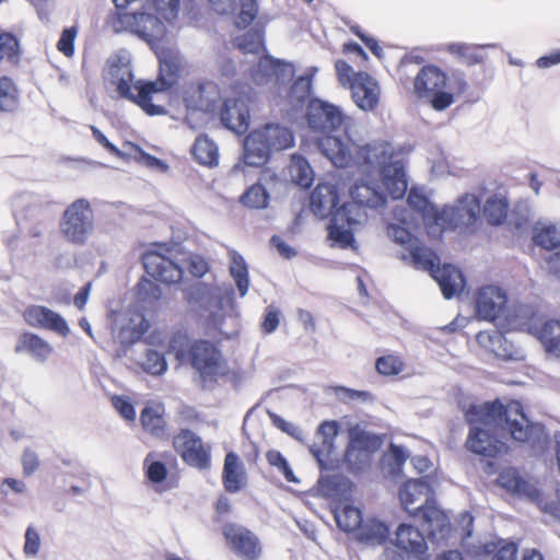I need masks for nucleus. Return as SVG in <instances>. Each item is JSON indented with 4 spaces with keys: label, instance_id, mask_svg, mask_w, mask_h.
Instances as JSON below:
<instances>
[{
    "label": "nucleus",
    "instance_id": "obj_48",
    "mask_svg": "<svg viewBox=\"0 0 560 560\" xmlns=\"http://www.w3.org/2000/svg\"><path fill=\"white\" fill-rule=\"evenodd\" d=\"M258 14L257 0H240V11L235 18V26L244 30L249 26Z\"/></svg>",
    "mask_w": 560,
    "mask_h": 560
},
{
    "label": "nucleus",
    "instance_id": "obj_4",
    "mask_svg": "<svg viewBox=\"0 0 560 560\" xmlns=\"http://www.w3.org/2000/svg\"><path fill=\"white\" fill-rule=\"evenodd\" d=\"M168 351L180 363H188L203 382H215L226 374V361L210 340H191L186 332L176 331L170 338Z\"/></svg>",
    "mask_w": 560,
    "mask_h": 560
},
{
    "label": "nucleus",
    "instance_id": "obj_33",
    "mask_svg": "<svg viewBox=\"0 0 560 560\" xmlns=\"http://www.w3.org/2000/svg\"><path fill=\"white\" fill-rule=\"evenodd\" d=\"M191 153L196 161L202 165L214 166L218 164V148L206 135H200L196 138Z\"/></svg>",
    "mask_w": 560,
    "mask_h": 560
},
{
    "label": "nucleus",
    "instance_id": "obj_11",
    "mask_svg": "<svg viewBox=\"0 0 560 560\" xmlns=\"http://www.w3.org/2000/svg\"><path fill=\"white\" fill-rule=\"evenodd\" d=\"M366 209L352 199L336 209L327 226L329 240L341 248L353 247L355 244L353 231L366 221Z\"/></svg>",
    "mask_w": 560,
    "mask_h": 560
},
{
    "label": "nucleus",
    "instance_id": "obj_13",
    "mask_svg": "<svg viewBox=\"0 0 560 560\" xmlns=\"http://www.w3.org/2000/svg\"><path fill=\"white\" fill-rule=\"evenodd\" d=\"M173 447L182 460L198 470L211 467V446L190 429H179L173 436Z\"/></svg>",
    "mask_w": 560,
    "mask_h": 560
},
{
    "label": "nucleus",
    "instance_id": "obj_51",
    "mask_svg": "<svg viewBox=\"0 0 560 560\" xmlns=\"http://www.w3.org/2000/svg\"><path fill=\"white\" fill-rule=\"evenodd\" d=\"M151 457H152V453H150L144 458V462H143V465L145 467V477L152 483H161L167 477V474H168L167 467L164 463H162L160 460L150 462Z\"/></svg>",
    "mask_w": 560,
    "mask_h": 560
},
{
    "label": "nucleus",
    "instance_id": "obj_62",
    "mask_svg": "<svg viewBox=\"0 0 560 560\" xmlns=\"http://www.w3.org/2000/svg\"><path fill=\"white\" fill-rule=\"evenodd\" d=\"M388 236L399 245H407L412 241L410 231L398 224H389L387 228Z\"/></svg>",
    "mask_w": 560,
    "mask_h": 560
},
{
    "label": "nucleus",
    "instance_id": "obj_41",
    "mask_svg": "<svg viewBox=\"0 0 560 560\" xmlns=\"http://www.w3.org/2000/svg\"><path fill=\"white\" fill-rule=\"evenodd\" d=\"M499 485L516 494H527L530 485L514 468L503 469L498 477Z\"/></svg>",
    "mask_w": 560,
    "mask_h": 560
},
{
    "label": "nucleus",
    "instance_id": "obj_25",
    "mask_svg": "<svg viewBox=\"0 0 560 560\" xmlns=\"http://www.w3.org/2000/svg\"><path fill=\"white\" fill-rule=\"evenodd\" d=\"M411 516L420 518L421 524L427 526L430 536H435L436 534L442 535L450 529L447 515L443 510L436 506L433 499L419 506H415V512Z\"/></svg>",
    "mask_w": 560,
    "mask_h": 560
},
{
    "label": "nucleus",
    "instance_id": "obj_32",
    "mask_svg": "<svg viewBox=\"0 0 560 560\" xmlns=\"http://www.w3.org/2000/svg\"><path fill=\"white\" fill-rule=\"evenodd\" d=\"M20 101L21 92L14 80L8 75L0 77V112H16Z\"/></svg>",
    "mask_w": 560,
    "mask_h": 560
},
{
    "label": "nucleus",
    "instance_id": "obj_24",
    "mask_svg": "<svg viewBox=\"0 0 560 560\" xmlns=\"http://www.w3.org/2000/svg\"><path fill=\"white\" fill-rule=\"evenodd\" d=\"M293 72V67L290 63L266 56L253 69L252 77L257 84H264L273 78L277 82H283L290 79Z\"/></svg>",
    "mask_w": 560,
    "mask_h": 560
},
{
    "label": "nucleus",
    "instance_id": "obj_47",
    "mask_svg": "<svg viewBox=\"0 0 560 560\" xmlns=\"http://www.w3.org/2000/svg\"><path fill=\"white\" fill-rule=\"evenodd\" d=\"M237 48L243 54H258L264 49L262 33L252 30L237 38Z\"/></svg>",
    "mask_w": 560,
    "mask_h": 560
},
{
    "label": "nucleus",
    "instance_id": "obj_12",
    "mask_svg": "<svg viewBox=\"0 0 560 560\" xmlns=\"http://www.w3.org/2000/svg\"><path fill=\"white\" fill-rule=\"evenodd\" d=\"M427 550L423 533L413 525L401 523L393 536L389 534L384 555L388 560H410L421 558Z\"/></svg>",
    "mask_w": 560,
    "mask_h": 560
},
{
    "label": "nucleus",
    "instance_id": "obj_27",
    "mask_svg": "<svg viewBox=\"0 0 560 560\" xmlns=\"http://www.w3.org/2000/svg\"><path fill=\"white\" fill-rule=\"evenodd\" d=\"M432 278L439 283L443 296L447 300L462 292L465 287L463 272L451 264L439 266Z\"/></svg>",
    "mask_w": 560,
    "mask_h": 560
},
{
    "label": "nucleus",
    "instance_id": "obj_34",
    "mask_svg": "<svg viewBox=\"0 0 560 560\" xmlns=\"http://www.w3.org/2000/svg\"><path fill=\"white\" fill-rule=\"evenodd\" d=\"M482 213L489 224H503L509 213V202L506 198L498 195L490 196L483 205Z\"/></svg>",
    "mask_w": 560,
    "mask_h": 560
},
{
    "label": "nucleus",
    "instance_id": "obj_22",
    "mask_svg": "<svg viewBox=\"0 0 560 560\" xmlns=\"http://www.w3.org/2000/svg\"><path fill=\"white\" fill-rule=\"evenodd\" d=\"M339 189L337 185L330 183H318L310 197V208L318 218L332 215L334 210L338 209Z\"/></svg>",
    "mask_w": 560,
    "mask_h": 560
},
{
    "label": "nucleus",
    "instance_id": "obj_8",
    "mask_svg": "<svg viewBox=\"0 0 560 560\" xmlns=\"http://www.w3.org/2000/svg\"><path fill=\"white\" fill-rule=\"evenodd\" d=\"M335 70L339 83L351 91L353 102L362 110H374L380 102L381 88L378 82L364 71H353L345 60L335 62Z\"/></svg>",
    "mask_w": 560,
    "mask_h": 560
},
{
    "label": "nucleus",
    "instance_id": "obj_43",
    "mask_svg": "<svg viewBox=\"0 0 560 560\" xmlns=\"http://www.w3.org/2000/svg\"><path fill=\"white\" fill-rule=\"evenodd\" d=\"M534 243L545 249L552 250L560 247V229L556 225L536 228L533 235Z\"/></svg>",
    "mask_w": 560,
    "mask_h": 560
},
{
    "label": "nucleus",
    "instance_id": "obj_64",
    "mask_svg": "<svg viewBox=\"0 0 560 560\" xmlns=\"http://www.w3.org/2000/svg\"><path fill=\"white\" fill-rule=\"evenodd\" d=\"M335 393L340 396L345 401H353V400H369L371 399V394L366 390H358L348 388L345 386H337L335 388Z\"/></svg>",
    "mask_w": 560,
    "mask_h": 560
},
{
    "label": "nucleus",
    "instance_id": "obj_31",
    "mask_svg": "<svg viewBox=\"0 0 560 560\" xmlns=\"http://www.w3.org/2000/svg\"><path fill=\"white\" fill-rule=\"evenodd\" d=\"M476 340L480 347L498 358L503 360L513 358L505 336L498 329L479 331Z\"/></svg>",
    "mask_w": 560,
    "mask_h": 560
},
{
    "label": "nucleus",
    "instance_id": "obj_5",
    "mask_svg": "<svg viewBox=\"0 0 560 560\" xmlns=\"http://www.w3.org/2000/svg\"><path fill=\"white\" fill-rule=\"evenodd\" d=\"M386 165L397 164L400 167L399 175L401 174L402 179V191L396 194L390 186L394 183V172H389V180H387L385 173L383 172V165H377L370 173L360 166L355 159L351 161L348 166H355L362 175V180L355 183L350 188V197L352 200L361 203L365 208H378L385 205L386 196L385 192L393 199H400L405 196L408 187L407 175L405 165L400 160L395 159V151L390 145V156L385 162Z\"/></svg>",
    "mask_w": 560,
    "mask_h": 560
},
{
    "label": "nucleus",
    "instance_id": "obj_40",
    "mask_svg": "<svg viewBox=\"0 0 560 560\" xmlns=\"http://www.w3.org/2000/svg\"><path fill=\"white\" fill-rule=\"evenodd\" d=\"M240 202L249 209H265L269 203V194L264 185L256 183L241 195Z\"/></svg>",
    "mask_w": 560,
    "mask_h": 560
},
{
    "label": "nucleus",
    "instance_id": "obj_7",
    "mask_svg": "<svg viewBox=\"0 0 560 560\" xmlns=\"http://www.w3.org/2000/svg\"><path fill=\"white\" fill-rule=\"evenodd\" d=\"M294 144L292 131L279 124H267L248 133L244 140L243 160L246 165H264L272 151H282Z\"/></svg>",
    "mask_w": 560,
    "mask_h": 560
},
{
    "label": "nucleus",
    "instance_id": "obj_54",
    "mask_svg": "<svg viewBox=\"0 0 560 560\" xmlns=\"http://www.w3.org/2000/svg\"><path fill=\"white\" fill-rule=\"evenodd\" d=\"M153 7L160 20L171 22L175 20L179 11V0H152Z\"/></svg>",
    "mask_w": 560,
    "mask_h": 560
},
{
    "label": "nucleus",
    "instance_id": "obj_29",
    "mask_svg": "<svg viewBox=\"0 0 560 560\" xmlns=\"http://www.w3.org/2000/svg\"><path fill=\"white\" fill-rule=\"evenodd\" d=\"M218 86L209 81L191 84L185 91V102L187 107L200 110H211L213 100L209 95H217Z\"/></svg>",
    "mask_w": 560,
    "mask_h": 560
},
{
    "label": "nucleus",
    "instance_id": "obj_16",
    "mask_svg": "<svg viewBox=\"0 0 560 560\" xmlns=\"http://www.w3.org/2000/svg\"><path fill=\"white\" fill-rule=\"evenodd\" d=\"M22 317L30 327L52 331L61 337H67L70 334L67 320L47 306L28 305L23 310Z\"/></svg>",
    "mask_w": 560,
    "mask_h": 560
},
{
    "label": "nucleus",
    "instance_id": "obj_49",
    "mask_svg": "<svg viewBox=\"0 0 560 560\" xmlns=\"http://www.w3.org/2000/svg\"><path fill=\"white\" fill-rule=\"evenodd\" d=\"M447 51L457 56L467 66L481 63L483 58L469 45L453 43L447 46Z\"/></svg>",
    "mask_w": 560,
    "mask_h": 560
},
{
    "label": "nucleus",
    "instance_id": "obj_38",
    "mask_svg": "<svg viewBox=\"0 0 560 560\" xmlns=\"http://www.w3.org/2000/svg\"><path fill=\"white\" fill-rule=\"evenodd\" d=\"M140 422L144 431L161 438L165 433L166 422L163 415L154 407L147 406L140 413Z\"/></svg>",
    "mask_w": 560,
    "mask_h": 560
},
{
    "label": "nucleus",
    "instance_id": "obj_44",
    "mask_svg": "<svg viewBox=\"0 0 560 560\" xmlns=\"http://www.w3.org/2000/svg\"><path fill=\"white\" fill-rule=\"evenodd\" d=\"M404 359L394 353H386L375 360V370L383 376H396L405 371Z\"/></svg>",
    "mask_w": 560,
    "mask_h": 560
},
{
    "label": "nucleus",
    "instance_id": "obj_37",
    "mask_svg": "<svg viewBox=\"0 0 560 560\" xmlns=\"http://www.w3.org/2000/svg\"><path fill=\"white\" fill-rule=\"evenodd\" d=\"M21 46L16 36L10 32L0 33V62L7 61L16 67L21 60Z\"/></svg>",
    "mask_w": 560,
    "mask_h": 560
},
{
    "label": "nucleus",
    "instance_id": "obj_57",
    "mask_svg": "<svg viewBox=\"0 0 560 560\" xmlns=\"http://www.w3.org/2000/svg\"><path fill=\"white\" fill-rule=\"evenodd\" d=\"M137 294L143 301L158 300L161 296V289L151 280L141 278L137 284Z\"/></svg>",
    "mask_w": 560,
    "mask_h": 560
},
{
    "label": "nucleus",
    "instance_id": "obj_56",
    "mask_svg": "<svg viewBox=\"0 0 560 560\" xmlns=\"http://www.w3.org/2000/svg\"><path fill=\"white\" fill-rule=\"evenodd\" d=\"M281 312L275 305H268L265 308L264 318L260 324L261 331L265 335L272 334L280 324Z\"/></svg>",
    "mask_w": 560,
    "mask_h": 560
},
{
    "label": "nucleus",
    "instance_id": "obj_9",
    "mask_svg": "<svg viewBox=\"0 0 560 560\" xmlns=\"http://www.w3.org/2000/svg\"><path fill=\"white\" fill-rule=\"evenodd\" d=\"M94 230V211L85 198H78L67 206L60 221L59 232L73 245H84Z\"/></svg>",
    "mask_w": 560,
    "mask_h": 560
},
{
    "label": "nucleus",
    "instance_id": "obj_23",
    "mask_svg": "<svg viewBox=\"0 0 560 560\" xmlns=\"http://www.w3.org/2000/svg\"><path fill=\"white\" fill-rule=\"evenodd\" d=\"M220 119L224 127L242 135L248 129L249 110L243 101L226 98L220 109Z\"/></svg>",
    "mask_w": 560,
    "mask_h": 560
},
{
    "label": "nucleus",
    "instance_id": "obj_61",
    "mask_svg": "<svg viewBox=\"0 0 560 560\" xmlns=\"http://www.w3.org/2000/svg\"><path fill=\"white\" fill-rule=\"evenodd\" d=\"M112 402L116 410L121 415V417H124L126 420H135L136 410L128 398L124 396H114Z\"/></svg>",
    "mask_w": 560,
    "mask_h": 560
},
{
    "label": "nucleus",
    "instance_id": "obj_60",
    "mask_svg": "<svg viewBox=\"0 0 560 560\" xmlns=\"http://www.w3.org/2000/svg\"><path fill=\"white\" fill-rule=\"evenodd\" d=\"M21 462L24 477L33 475L39 468L40 464L37 454L30 448L23 452Z\"/></svg>",
    "mask_w": 560,
    "mask_h": 560
},
{
    "label": "nucleus",
    "instance_id": "obj_39",
    "mask_svg": "<svg viewBox=\"0 0 560 560\" xmlns=\"http://www.w3.org/2000/svg\"><path fill=\"white\" fill-rule=\"evenodd\" d=\"M289 173L292 180L301 187L308 188L313 183V170L303 156H292Z\"/></svg>",
    "mask_w": 560,
    "mask_h": 560
},
{
    "label": "nucleus",
    "instance_id": "obj_50",
    "mask_svg": "<svg viewBox=\"0 0 560 560\" xmlns=\"http://www.w3.org/2000/svg\"><path fill=\"white\" fill-rule=\"evenodd\" d=\"M312 80L307 77H299L290 86L288 97L291 103H304L311 95Z\"/></svg>",
    "mask_w": 560,
    "mask_h": 560
},
{
    "label": "nucleus",
    "instance_id": "obj_35",
    "mask_svg": "<svg viewBox=\"0 0 560 560\" xmlns=\"http://www.w3.org/2000/svg\"><path fill=\"white\" fill-rule=\"evenodd\" d=\"M409 253L412 265L418 269L429 271L431 276L440 266L439 256L425 246L410 244Z\"/></svg>",
    "mask_w": 560,
    "mask_h": 560
},
{
    "label": "nucleus",
    "instance_id": "obj_20",
    "mask_svg": "<svg viewBox=\"0 0 560 560\" xmlns=\"http://www.w3.org/2000/svg\"><path fill=\"white\" fill-rule=\"evenodd\" d=\"M14 352L26 354L38 363H45L54 354V347L40 335L25 330L18 336Z\"/></svg>",
    "mask_w": 560,
    "mask_h": 560
},
{
    "label": "nucleus",
    "instance_id": "obj_28",
    "mask_svg": "<svg viewBox=\"0 0 560 560\" xmlns=\"http://www.w3.org/2000/svg\"><path fill=\"white\" fill-rule=\"evenodd\" d=\"M432 488L422 479H410L402 483L399 489V500L404 509L411 515L415 512L413 505L424 500V503L432 500Z\"/></svg>",
    "mask_w": 560,
    "mask_h": 560
},
{
    "label": "nucleus",
    "instance_id": "obj_42",
    "mask_svg": "<svg viewBox=\"0 0 560 560\" xmlns=\"http://www.w3.org/2000/svg\"><path fill=\"white\" fill-rule=\"evenodd\" d=\"M483 550L485 553L491 556V560H516L517 545L513 541L498 539L487 542Z\"/></svg>",
    "mask_w": 560,
    "mask_h": 560
},
{
    "label": "nucleus",
    "instance_id": "obj_21",
    "mask_svg": "<svg viewBox=\"0 0 560 560\" xmlns=\"http://www.w3.org/2000/svg\"><path fill=\"white\" fill-rule=\"evenodd\" d=\"M390 529L386 522L375 517H364L353 535V539L366 547H386Z\"/></svg>",
    "mask_w": 560,
    "mask_h": 560
},
{
    "label": "nucleus",
    "instance_id": "obj_26",
    "mask_svg": "<svg viewBox=\"0 0 560 560\" xmlns=\"http://www.w3.org/2000/svg\"><path fill=\"white\" fill-rule=\"evenodd\" d=\"M247 482L245 466L234 452L226 453L222 470V483L226 492L236 493Z\"/></svg>",
    "mask_w": 560,
    "mask_h": 560
},
{
    "label": "nucleus",
    "instance_id": "obj_52",
    "mask_svg": "<svg viewBox=\"0 0 560 560\" xmlns=\"http://www.w3.org/2000/svg\"><path fill=\"white\" fill-rule=\"evenodd\" d=\"M407 457L408 455L402 446L390 443L388 453L384 456V460L389 466V470L393 475H399Z\"/></svg>",
    "mask_w": 560,
    "mask_h": 560
},
{
    "label": "nucleus",
    "instance_id": "obj_53",
    "mask_svg": "<svg viewBox=\"0 0 560 560\" xmlns=\"http://www.w3.org/2000/svg\"><path fill=\"white\" fill-rule=\"evenodd\" d=\"M267 462L270 466L277 467L278 470L283 475L287 481H295L293 470L291 469L288 460L277 450H270L266 453Z\"/></svg>",
    "mask_w": 560,
    "mask_h": 560
},
{
    "label": "nucleus",
    "instance_id": "obj_14",
    "mask_svg": "<svg viewBox=\"0 0 560 560\" xmlns=\"http://www.w3.org/2000/svg\"><path fill=\"white\" fill-rule=\"evenodd\" d=\"M222 535L229 549L243 560H259L262 556V544L259 537L246 526L226 522L222 526Z\"/></svg>",
    "mask_w": 560,
    "mask_h": 560
},
{
    "label": "nucleus",
    "instance_id": "obj_55",
    "mask_svg": "<svg viewBox=\"0 0 560 560\" xmlns=\"http://www.w3.org/2000/svg\"><path fill=\"white\" fill-rule=\"evenodd\" d=\"M78 35V27L75 25L65 28L57 42V49L66 57L74 55V40Z\"/></svg>",
    "mask_w": 560,
    "mask_h": 560
},
{
    "label": "nucleus",
    "instance_id": "obj_3",
    "mask_svg": "<svg viewBox=\"0 0 560 560\" xmlns=\"http://www.w3.org/2000/svg\"><path fill=\"white\" fill-rule=\"evenodd\" d=\"M159 73L154 81L138 80L133 82L132 68L120 59L108 63L107 83L115 88L118 97L138 105L147 115L159 116L166 113L162 105L153 103L156 95L167 92L178 82L182 71L179 54L163 49L156 54Z\"/></svg>",
    "mask_w": 560,
    "mask_h": 560
},
{
    "label": "nucleus",
    "instance_id": "obj_30",
    "mask_svg": "<svg viewBox=\"0 0 560 560\" xmlns=\"http://www.w3.org/2000/svg\"><path fill=\"white\" fill-rule=\"evenodd\" d=\"M332 513L338 528L352 536L364 520L362 511L349 502H340Z\"/></svg>",
    "mask_w": 560,
    "mask_h": 560
},
{
    "label": "nucleus",
    "instance_id": "obj_45",
    "mask_svg": "<svg viewBox=\"0 0 560 560\" xmlns=\"http://www.w3.org/2000/svg\"><path fill=\"white\" fill-rule=\"evenodd\" d=\"M230 272L235 281L240 294L244 296L249 287L248 270L244 258L237 253H234L232 256Z\"/></svg>",
    "mask_w": 560,
    "mask_h": 560
},
{
    "label": "nucleus",
    "instance_id": "obj_15",
    "mask_svg": "<svg viewBox=\"0 0 560 560\" xmlns=\"http://www.w3.org/2000/svg\"><path fill=\"white\" fill-rule=\"evenodd\" d=\"M382 445V440L375 434L359 430L350 434V440L343 455V462L349 470L361 471L370 466L373 455Z\"/></svg>",
    "mask_w": 560,
    "mask_h": 560
},
{
    "label": "nucleus",
    "instance_id": "obj_6",
    "mask_svg": "<svg viewBox=\"0 0 560 560\" xmlns=\"http://www.w3.org/2000/svg\"><path fill=\"white\" fill-rule=\"evenodd\" d=\"M467 90L468 83L462 74L447 75L435 65L423 66L413 79V94L427 100L438 112L448 108Z\"/></svg>",
    "mask_w": 560,
    "mask_h": 560
},
{
    "label": "nucleus",
    "instance_id": "obj_36",
    "mask_svg": "<svg viewBox=\"0 0 560 560\" xmlns=\"http://www.w3.org/2000/svg\"><path fill=\"white\" fill-rule=\"evenodd\" d=\"M538 338L548 353L560 357V320H547L539 329Z\"/></svg>",
    "mask_w": 560,
    "mask_h": 560
},
{
    "label": "nucleus",
    "instance_id": "obj_17",
    "mask_svg": "<svg viewBox=\"0 0 560 560\" xmlns=\"http://www.w3.org/2000/svg\"><path fill=\"white\" fill-rule=\"evenodd\" d=\"M142 264L145 272L160 282L178 283L183 278V269L171 258L158 252L149 250L144 253Z\"/></svg>",
    "mask_w": 560,
    "mask_h": 560
},
{
    "label": "nucleus",
    "instance_id": "obj_2",
    "mask_svg": "<svg viewBox=\"0 0 560 560\" xmlns=\"http://www.w3.org/2000/svg\"><path fill=\"white\" fill-rule=\"evenodd\" d=\"M465 420L471 425L465 442L466 448L483 457H498L506 454L509 446L490 432L504 425L511 439L520 444L534 446L540 442L542 427L532 422L520 401L504 405L500 399L472 404L465 411Z\"/></svg>",
    "mask_w": 560,
    "mask_h": 560
},
{
    "label": "nucleus",
    "instance_id": "obj_58",
    "mask_svg": "<svg viewBox=\"0 0 560 560\" xmlns=\"http://www.w3.org/2000/svg\"><path fill=\"white\" fill-rule=\"evenodd\" d=\"M39 549L40 536L33 526H28L25 532V542L23 551L27 557H34L38 553Z\"/></svg>",
    "mask_w": 560,
    "mask_h": 560
},
{
    "label": "nucleus",
    "instance_id": "obj_63",
    "mask_svg": "<svg viewBox=\"0 0 560 560\" xmlns=\"http://www.w3.org/2000/svg\"><path fill=\"white\" fill-rule=\"evenodd\" d=\"M91 131L93 138L112 155L124 159L125 154L115 145L113 144L106 136L95 126H91Z\"/></svg>",
    "mask_w": 560,
    "mask_h": 560
},
{
    "label": "nucleus",
    "instance_id": "obj_59",
    "mask_svg": "<svg viewBox=\"0 0 560 560\" xmlns=\"http://www.w3.org/2000/svg\"><path fill=\"white\" fill-rule=\"evenodd\" d=\"M407 202L413 210L427 214L431 203L429 199L416 189H411L408 194Z\"/></svg>",
    "mask_w": 560,
    "mask_h": 560
},
{
    "label": "nucleus",
    "instance_id": "obj_19",
    "mask_svg": "<svg viewBox=\"0 0 560 560\" xmlns=\"http://www.w3.org/2000/svg\"><path fill=\"white\" fill-rule=\"evenodd\" d=\"M119 19L126 28L149 44L159 39L164 33L161 20L145 12L122 13Z\"/></svg>",
    "mask_w": 560,
    "mask_h": 560
},
{
    "label": "nucleus",
    "instance_id": "obj_10",
    "mask_svg": "<svg viewBox=\"0 0 560 560\" xmlns=\"http://www.w3.org/2000/svg\"><path fill=\"white\" fill-rule=\"evenodd\" d=\"M480 212V200L472 194L460 197L455 206L444 207L432 212V223L439 232L474 229Z\"/></svg>",
    "mask_w": 560,
    "mask_h": 560
},
{
    "label": "nucleus",
    "instance_id": "obj_46",
    "mask_svg": "<svg viewBox=\"0 0 560 560\" xmlns=\"http://www.w3.org/2000/svg\"><path fill=\"white\" fill-rule=\"evenodd\" d=\"M140 365L144 372L154 376L162 375L167 370V362L164 354L153 349L147 350L144 359Z\"/></svg>",
    "mask_w": 560,
    "mask_h": 560
},
{
    "label": "nucleus",
    "instance_id": "obj_1",
    "mask_svg": "<svg viewBox=\"0 0 560 560\" xmlns=\"http://www.w3.org/2000/svg\"><path fill=\"white\" fill-rule=\"evenodd\" d=\"M305 117L310 129L316 135L317 148L336 167H347L353 159L370 173L377 165H383L387 180V174L394 172L395 180L389 184L393 190L396 194L402 191L400 167L385 164L390 156V143L373 141L359 145L348 137L342 139L334 135L342 127L346 116L339 107L319 98L310 100Z\"/></svg>",
    "mask_w": 560,
    "mask_h": 560
},
{
    "label": "nucleus",
    "instance_id": "obj_18",
    "mask_svg": "<svg viewBox=\"0 0 560 560\" xmlns=\"http://www.w3.org/2000/svg\"><path fill=\"white\" fill-rule=\"evenodd\" d=\"M506 303L505 291L495 285H485L476 295V314L481 319L493 322L502 315Z\"/></svg>",
    "mask_w": 560,
    "mask_h": 560
}]
</instances>
